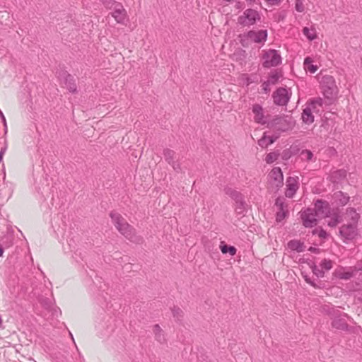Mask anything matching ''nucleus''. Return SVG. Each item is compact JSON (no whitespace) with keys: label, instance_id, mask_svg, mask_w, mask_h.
I'll return each mask as SVG.
<instances>
[{"label":"nucleus","instance_id":"obj_35","mask_svg":"<svg viewBox=\"0 0 362 362\" xmlns=\"http://www.w3.org/2000/svg\"><path fill=\"white\" fill-rule=\"evenodd\" d=\"M312 233L317 235L322 239H325L327 237V232L322 228H315L313 230Z\"/></svg>","mask_w":362,"mask_h":362},{"label":"nucleus","instance_id":"obj_32","mask_svg":"<svg viewBox=\"0 0 362 362\" xmlns=\"http://www.w3.org/2000/svg\"><path fill=\"white\" fill-rule=\"evenodd\" d=\"M279 156V153L271 152L266 156L264 160L266 161L267 163L271 164L275 162L278 159Z\"/></svg>","mask_w":362,"mask_h":362},{"label":"nucleus","instance_id":"obj_10","mask_svg":"<svg viewBox=\"0 0 362 362\" xmlns=\"http://www.w3.org/2000/svg\"><path fill=\"white\" fill-rule=\"evenodd\" d=\"M339 233L346 240H352L358 234L356 225L344 224L339 228Z\"/></svg>","mask_w":362,"mask_h":362},{"label":"nucleus","instance_id":"obj_22","mask_svg":"<svg viewBox=\"0 0 362 362\" xmlns=\"http://www.w3.org/2000/svg\"><path fill=\"white\" fill-rule=\"evenodd\" d=\"M288 247L292 250L302 252L305 250L304 243L298 240H291L288 243Z\"/></svg>","mask_w":362,"mask_h":362},{"label":"nucleus","instance_id":"obj_38","mask_svg":"<svg viewBox=\"0 0 362 362\" xmlns=\"http://www.w3.org/2000/svg\"><path fill=\"white\" fill-rule=\"evenodd\" d=\"M280 76L277 72L272 73L268 78V81L272 85L276 84L279 79Z\"/></svg>","mask_w":362,"mask_h":362},{"label":"nucleus","instance_id":"obj_14","mask_svg":"<svg viewBox=\"0 0 362 362\" xmlns=\"http://www.w3.org/2000/svg\"><path fill=\"white\" fill-rule=\"evenodd\" d=\"M298 189V177H288L286 180V189L285 195L286 197L292 198Z\"/></svg>","mask_w":362,"mask_h":362},{"label":"nucleus","instance_id":"obj_26","mask_svg":"<svg viewBox=\"0 0 362 362\" xmlns=\"http://www.w3.org/2000/svg\"><path fill=\"white\" fill-rule=\"evenodd\" d=\"M153 333L158 341L160 343H164L165 341L164 332L159 325L156 324L153 326Z\"/></svg>","mask_w":362,"mask_h":362},{"label":"nucleus","instance_id":"obj_57","mask_svg":"<svg viewBox=\"0 0 362 362\" xmlns=\"http://www.w3.org/2000/svg\"><path fill=\"white\" fill-rule=\"evenodd\" d=\"M5 238L6 239V241H7L10 239V237L7 236V237H5Z\"/></svg>","mask_w":362,"mask_h":362},{"label":"nucleus","instance_id":"obj_6","mask_svg":"<svg viewBox=\"0 0 362 362\" xmlns=\"http://www.w3.org/2000/svg\"><path fill=\"white\" fill-rule=\"evenodd\" d=\"M262 59V66L264 68L276 66L281 63V57L275 49L264 51Z\"/></svg>","mask_w":362,"mask_h":362},{"label":"nucleus","instance_id":"obj_2","mask_svg":"<svg viewBox=\"0 0 362 362\" xmlns=\"http://www.w3.org/2000/svg\"><path fill=\"white\" fill-rule=\"evenodd\" d=\"M267 35V30H250L240 35V42L245 47H248L252 42L263 45Z\"/></svg>","mask_w":362,"mask_h":362},{"label":"nucleus","instance_id":"obj_15","mask_svg":"<svg viewBox=\"0 0 362 362\" xmlns=\"http://www.w3.org/2000/svg\"><path fill=\"white\" fill-rule=\"evenodd\" d=\"M269 177L274 181V184L276 187L282 186L284 175L281 169L279 167L274 168L269 173Z\"/></svg>","mask_w":362,"mask_h":362},{"label":"nucleus","instance_id":"obj_9","mask_svg":"<svg viewBox=\"0 0 362 362\" xmlns=\"http://www.w3.org/2000/svg\"><path fill=\"white\" fill-rule=\"evenodd\" d=\"M274 103L280 106L286 105L290 96L288 90L285 88H279L273 93Z\"/></svg>","mask_w":362,"mask_h":362},{"label":"nucleus","instance_id":"obj_21","mask_svg":"<svg viewBox=\"0 0 362 362\" xmlns=\"http://www.w3.org/2000/svg\"><path fill=\"white\" fill-rule=\"evenodd\" d=\"M301 118L303 122L307 124H310L314 122V115L310 107L305 106L303 110Z\"/></svg>","mask_w":362,"mask_h":362},{"label":"nucleus","instance_id":"obj_55","mask_svg":"<svg viewBox=\"0 0 362 362\" xmlns=\"http://www.w3.org/2000/svg\"><path fill=\"white\" fill-rule=\"evenodd\" d=\"M11 245V240H10L8 244L6 245V247H9V245Z\"/></svg>","mask_w":362,"mask_h":362},{"label":"nucleus","instance_id":"obj_56","mask_svg":"<svg viewBox=\"0 0 362 362\" xmlns=\"http://www.w3.org/2000/svg\"><path fill=\"white\" fill-rule=\"evenodd\" d=\"M286 156H287V154H286L285 152H284L283 158H286Z\"/></svg>","mask_w":362,"mask_h":362},{"label":"nucleus","instance_id":"obj_27","mask_svg":"<svg viewBox=\"0 0 362 362\" xmlns=\"http://www.w3.org/2000/svg\"><path fill=\"white\" fill-rule=\"evenodd\" d=\"M304 66L305 69L310 74H314L317 70V66L313 64V59L309 57L304 59Z\"/></svg>","mask_w":362,"mask_h":362},{"label":"nucleus","instance_id":"obj_51","mask_svg":"<svg viewBox=\"0 0 362 362\" xmlns=\"http://www.w3.org/2000/svg\"><path fill=\"white\" fill-rule=\"evenodd\" d=\"M5 151H6V148H1V150L0 151V160H2L3 156L5 153Z\"/></svg>","mask_w":362,"mask_h":362},{"label":"nucleus","instance_id":"obj_5","mask_svg":"<svg viewBox=\"0 0 362 362\" xmlns=\"http://www.w3.org/2000/svg\"><path fill=\"white\" fill-rule=\"evenodd\" d=\"M260 20V15L257 11L252 8L246 9L238 18V23L243 26H250Z\"/></svg>","mask_w":362,"mask_h":362},{"label":"nucleus","instance_id":"obj_45","mask_svg":"<svg viewBox=\"0 0 362 362\" xmlns=\"http://www.w3.org/2000/svg\"><path fill=\"white\" fill-rule=\"evenodd\" d=\"M73 257L76 259V262H79L80 260L83 259V257L82 255V252L81 250H76L73 255Z\"/></svg>","mask_w":362,"mask_h":362},{"label":"nucleus","instance_id":"obj_19","mask_svg":"<svg viewBox=\"0 0 362 362\" xmlns=\"http://www.w3.org/2000/svg\"><path fill=\"white\" fill-rule=\"evenodd\" d=\"M225 193L231 197L236 204H242V199H243V197L242 194L232 188H226Z\"/></svg>","mask_w":362,"mask_h":362},{"label":"nucleus","instance_id":"obj_40","mask_svg":"<svg viewBox=\"0 0 362 362\" xmlns=\"http://www.w3.org/2000/svg\"><path fill=\"white\" fill-rule=\"evenodd\" d=\"M313 272L315 275H316L317 277H323L325 272L323 269L320 267L314 266L313 268Z\"/></svg>","mask_w":362,"mask_h":362},{"label":"nucleus","instance_id":"obj_52","mask_svg":"<svg viewBox=\"0 0 362 362\" xmlns=\"http://www.w3.org/2000/svg\"><path fill=\"white\" fill-rule=\"evenodd\" d=\"M0 117L2 119V121L4 123V125L6 126L5 117H4V115H3V113H2V112L1 110H0Z\"/></svg>","mask_w":362,"mask_h":362},{"label":"nucleus","instance_id":"obj_7","mask_svg":"<svg viewBox=\"0 0 362 362\" xmlns=\"http://www.w3.org/2000/svg\"><path fill=\"white\" fill-rule=\"evenodd\" d=\"M317 215L315 212V210L310 208H308L303 211L300 215L303 226L306 228H312L317 225Z\"/></svg>","mask_w":362,"mask_h":362},{"label":"nucleus","instance_id":"obj_11","mask_svg":"<svg viewBox=\"0 0 362 362\" xmlns=\"http://www.w3.org/2000/svg\"><path fill=\"white\" fill-rule=\"evenodd\" d=\"M111 16L115 18L117 23L125 24L127 19V13L122 4H116L112 9Z\"/></svg>","mask_w":362,"mask_h":362},{"label":"nucleus","instance_id":"obj_36","mask_svg":"<svg viewBox=\"0 0 362 362\" xmlns=\"http://www.w3.org/2000/svg\"><path fill=\"white\" fill-rule=\"evenodd\" d=\"M320 267L325 271H328L332 267V262L326 259H323L320 263Z\"/></svg>","mask_w":362,"mask_h":362},{"label":"nucleus","instance_id":"obj_13","mask_svg":"<svg viewBox=\"0 0 362 362\" xmlns=\"http://www.w3.org/2000/svg\"><path fill=\"white\" fill-rule=\"evenodd\" d=\"M163 156L165 160L176 172L179 173L181 171V166L177 160H175V152L170 148H165L163 151Z\"/></svg>","mask_w":362,"mask_h":362},{"label":"nucleus","instance_id":"obj_4","mask_svg":"<svg viewBox=\"0 0 362 362\" xmlns=\"http://www.w3.org/2000/svg\"><path fill=\"white\" fill-rule=\"evenodd\" d=\"M324 95L327 98H331L337 92L334 78L330 75L322 76L320 81Z\"/></svg>","mask_w":362,"mask_h":362},{"label":"nucleus","instance_id":"obj_39","mask_svg":"<svg viewBox=\"0 0 362 362\" xmlns=\"http://www.w3.org/2000/svg\"><path fill=\"white\" fill-rule=\"evenodd\" d=\"M101 1L107 9H112L116 4H119L114 0H101Z\"/></svg>","mask_w":362,"mask_h":362},{"label":"nucleus","instance_id":"obj_20","mask_svg":"<svg viewBox=\"0 0 362 362\" xmlns=\"http://www.w3.org/2000/svg\"><path fill=\"white\" fill-rule=\"evenodd\" d=\"M327 218H329V220L327 221V225L332 228L335 227L341 221V217L337 210H334L332 212H331V215Z\"/></svg>","mask_w":362,"mask_h":362},{"label":"nucleus","instance_id":"obj_41","mask_svg":"<svg viewBox=\"0 0 362 362\" xmlns=\"http://www.w3.org/2000/svg\"><path fill=\"white\" fill-rule=\"evenodd\" d=\"M286 211L284 209L279 210L276 214V220L277 222H281L286 217Z\"/></svg>","mask_w":362,"mask_h":362},{"label":"nucleus","instance_id":"obj_12","mask_svg":"<svg viewBox=\"0 0 362 362\" xmlns=\"http://www.w3.org/2000/svg\"><path fill=\"white\" fill-rule=\"evenodd\" d=\"M93 287L91 290L98 293V296H101L105 300L106 299L105 295H107V290L108 288L107 285L103 281L101 277L95 276V279L93 280Z\"/></svg>","mask_w":362,"mask_h":362},{"label":"nucleus","instance_id":"obj_28","mask_svg":"<svg viewBox=\"0 0 362 362\" xmlns=\"http://www.w3.org/2000/svg\"><path fill=\"white\" fill-rule=\"evenodd\" d=\"M302 31L303 35L310 41L317 38L316 30L315 28L310 29L307 27H305Z\"/></svg>","mask_w":362,"mask_h":362},{"label":"nucleus","instance_id":"obj_29","mask_svg":"<svg viewBox=\"0 0 362 362\" xmlns=\"http://www.w3.org/2000/svg\"><path fill=\"white\" fill-rule=\"evenodd\" d=\"M358 272H361V270L356 269L354 265V267H350L349 271L344 272L341 274V278L344 279H350L351 278L356 276Z\"/></svg>","mask_w":362,"mask_h":362},{"label":"nucleus","instance_id":"obj_31","mask_svg":"<svg viewBox=\"0 0 362 362\" xmlns=\"http://www.w3.org/2000/svg\"><path fill=\"white\" fill-rule=\"evenodd\" d=\"M172 313L173 315V317L176 319L177 321L182 320L183 317V311L181 308L174 306L172 308Z\"/></svg>","mask_w":362,"mask_h":362},{"label":"nucleus","instance_id":"obj_33","mask_svg":"<svg viewBox=\"0 0 362 362\" xmlns=\"http://www.w3.org/2000/svg\"><path fill=\"white\" fill-rule=\"evenodd\" d=\"M347 214L350 217V218L354 221V224L357 223L360 216L358 213H356V210L354 208H349L347 209Z\"/></svg>","mask_w":362,"mask_h":362},{"label":"nucleus","instance_id":"obj_18","mask_svg":"<svg viewBox=\"0 0 362 362\" xmlns=\"http://www.w3.org/2000/svg\"><path fill=\"white\" fill-rule=\"evenodd\" d=\"M64 84L66 87V88L73 93H75L77 92V87L75 83V80L73 76L71 74H66L64 77Z\"/></svg>","mask_w":362,"mask_h":362},{"label":"nucleus","instance_id":"obj_37","mask_svg":"<svg viewBox=\"0 0 362 362\" xmlns=\"http://www.w3.org/2000/svg\"><path fill=\"white\" fill-rule=\"evenodd\" d=\"M240 80L244 85L247 86L253 82L247 74H243L240 77Z\"/></svg>","mask_w":362,"mask_h":362},{"label":"nucleus","instance_id":"obj_54","mask_svg":"<svg viewBox=\"0 0 362 362\" xmlns=\"http://www.w3.org/2000/svg\"><path fill=\"white\" fill-rule=\"evenodd\" d=\"M277 130L279 131V132H285L286 129H282V128L278 127Z\"/></svg>","mask_w":362,"mask_h":362},{"label":"nucleus","instance_id":"obj_17","mask_svg":"<svg viewBox=\"0 0 362 362\" xmlns=\"http://www.w3.org/2000/svg\"><path fill=\"white\" fill-rule=\"evenodd\" d=\"M322 105L323 100L321 98L311 100L306 104V106L310 108L311 112L315 114L320 113Z\"/></svg>","mask_w":362,"mask_h":362},{"label":"nucleus","instance_id":"obj_1","mask_svg":"<svg viewBox=\"0 0 362 362\" xmlns=\"http://www.w3.org/2000/svg\"><path fill=\"white\" fill-rule=\"evenodd\" d=\"M110 216L115 228L127 239L136 244L143 243V238L136 234L135 228L129 224L121 214L115 211H111Z\"/></svg>","mask_w":362,"mask_h":362},{"label":"nucleus","instance_id":"obj_48","mask_svg":"<svg viewBox=\"0 0 362 362\" xmlns=\"http://www.w3.org/2000/svg\"><path fill=\"white\" fill-rule=\"evenodd\" d=\"M355 269L361 270V272H362V260H360L356 262V264H355Z\"/></svg>","mask_w":362,"mask_h":362},{"label":"nucleus","instance_id":"obj_34","mask_svg":"<svg viewBox=\"0 0 362 362\" xmlns=\"http://www.w3.org/2000/svg\"><path fill=\"white\" fill-rule=\"evenodd\" d=\"M301 159L305 161H310L313 160V153L311 151L305 149L300 152Z\"/></svg>","mask_w":362,"mask_h":362},{"label":"nucleus","instance_id":"obj_58","mask_svg":"<svg viewBox=\"0 0 362 362\" xmlns=\"http://www.w3.org/2000/svg\"><path fill=\"white\" fill-rule=\"evenodd\" d=\"M69 334H70V336L71 337V339L74 340V337H73L72 334L71 332Z\"/></svg>","mask_w":362,"mask_h":362},{"label":"nucleus","instance_id":"obj_44","mask_svg":"<svg viewBox=\"0 0 362 362\" xmlns=\"http://www.w3.org/2000/svg\"><path fill=\"white\" fill-rule=\"evenodd\" d=\"M237 206H236V211L238 214H241L243 213L244 210H245V202L244 201V199H242V204H237Z\"/></svg>","mask_w":362,"mask_h":362},{"label":"nucleus","instance_id":"obj_53","mask_svg":"<svg viewBox=\"0 0 362 362\" xmlns=\"http://www.w3.org/2000/svg\"><path fill=\"white\" fill-rule=\"evenodd\" d=\"M305 281H306L308 283L310 284L312 286H315V284H314V283H313V281H310L308 279H307V278H306V279H305Z\"/></svg>","mask_w":362,"mask_h":362},{"label":"nucleus","instance_id":"obj_47","mask_svg":"<svg viewBox=\"0 0 362 362\" xmlns=\"http://www.w3.org/2000/svg\"><path fill=\"white\" fill-rule=\"evenodd\" d=\"M270 5H278L282 0H265Z\"/></svg>","mask_w":362,"mask_h":362},{"label":"nucleus","instance_id":"obj_46","mask_svg":"<svg viewBox=\"0 0 362 362\" xmlns=\"http://www.w3.org/2000/svg\"><path fill=\"white\" fill-rule=\"evenodd\" d=\"M272 84L270 83H269L268 81H264L262 84V90L265 93H267L270 91V86Z\"/></svg>","mask_w":362,"mask_h":362},{"label":"nucleus","instance_id":"obj_3","mask_svg":"<svg viewBox=\"0 0 362 362\" xmlns=\"http://www.w3.org/2000/svg\"><path fill=\"white\" fill-rule=\"evenodd\" d=\"M252 111L254 115V121L260 124H267L268 127H272L277 124H280L283 122L281 117H276L272 121H269V115H265L264 110L262 105L259 104H254L252 107Z\"/></svg>","mask_w":362,"mask_h":362},{"label":"nucleus","instance_id":"obj_50","mask_svg":"<svg viewBox=\"0 0 362 362\" xmlns=\"http://www.w3.org/2000/svg\"><path fill=\"white\" fill-rule=\"evenodd\" d=\"M4 252V247L3 246V244H1L0 243V257H1L3 255Z\"/></svg>","mask_w":362,"mask_h":362},{"label":"nucleus","instance_id":"obj_24","mask_svg":"<svg viewBox=\"0 0 362 362\" xmlns=\"http://www.w3.org/2000/svg\"><path fill=\"white\" fill-rule=\"evenodd\" d=\"M346 176V170L344 169H339L334 170L331 173V180L333 182H338Z\"/></svg>","mask_w":362,"mask_h":362},{"label":"nucleus","instance_id":"obj_25","mask_svg":"<svg viewBox=\"0 0 362 362\" xmlns=\"http://www.w3.org/2000/svg\"><path fill=\"white\" fill-rule=\"evenodd\" d=\"M334 196L335 199L341 206L346 205L350 199L349 196L347 194L342 192L341 191L335 192Z\"/></svg>","mask_w":362,"mask_h":362},{"label":"nucleus","instance_id":"obj_16","mask_svg":"<svg viewBox=\"0 0 362 362\" xmlns=\"http://www.w3.org/2000/svg\"><path fill=\"white\" fill-rule=\"evenodd\" d=\"M279 137V133L274 134L272 136H267L264 132L262 137L259 139L258 145L262 148H267L269 145L274 143Z\"/></svg>","mask_w":362,"mask_h":362},{"label":"nucleus","instance_id":"obj_8","mask_svg":"<svg viewBox=\"0 0 362 362\" xmlns=\"http://www.w3.org/2000/svg\"><path fill=\"white\" fill-rule=\"evenodd\" d=\"M313 209L318 217H328L334 211L331 209L329 202L322 199H317L315 202Z\"/></svg>","mask_w":362,"mask_h":362},{"label":"nucleus","instance_id":"obj_23","mask_svg":"<svg viewBox=\"0 0 362 362\" xmlns=\"http://www.w3.org/2000/svg\"><path fill=\"white\" fill-rule=\"evenodd\" d=\"M332 326L337 329L346 330L348 328V325L344 318L336 317L332 322Z\"/></svg>","mask_w":362,"mask_h":362},{"label":"nucleus","instance_id":"obj_49","mask_svg":"<svg viewBox=\"0 0 362 362\" xmlns=\"http://www.w3.org/2000/svg\"><path fill=\"white\" fill-rule=\"evenodd\" d=\"M237 54H239L240 56H243V58H245V55H246V52H245V50L241 49V50H240V51L238 52V53Z\"/></svg>","mask_w":362,"mask_h":362},{"label":"nucleus","instance_id":"obj_30","mask_svg":"<svg viewBox=\"0 0 362 362\" xmlns=\"http://www.w3.org/2000/svg\"><path fill=\"white\" fill-rule=\"evenodd\" d=\"M220 248L223 254L229 253L231 256H234L237 252L236 248L231 245H223Z\"/></svg>","mask_w":362,"mask_h":362},{"label":"nucleus","instance_id":"obj_42","mask_svg":"<svg viewBox=\"0 0 362 362\" xmlns=\"http://www.w3.org/2000/svg\"><path fill=\"white\" fill-rule=\"evenodd\" d=\"M296 10L298 12H303L305 10L304 4L302 0H296L295 4Z\"/></svg>","mask_w":362,"mask_h":362},{"label":"nucleus","instance_id":"obj_43","mask_svg":"<svg viewBox=\"0 0 362 362\" xmlns=\"http://www.w3.org/2000/svg\"><path fill=\"white\" fill-rule=\"evenodd\" d=\"M284 199L283 197H278L276 199L275 205L278 207L279 210L284 209Z\"/></svg>","mask_w":362,"mask_h":362}]
</instances>
